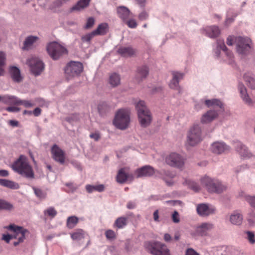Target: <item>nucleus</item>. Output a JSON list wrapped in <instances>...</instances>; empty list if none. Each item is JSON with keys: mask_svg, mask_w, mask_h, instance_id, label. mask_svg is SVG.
Here are the masks:
<instances>
[{"mask_svg": "<svg viewBox=\"0 0 255 255\" xmlns=\"http://www.w3.org/2000/svg\"><path fill=\"white\" fill-rule=\"evenodd\" d=\"M12 169L19 174L28 178H33L34 172L31 165L24 155H20L12 165Z\"/></svg>", "mask_w": 255, "mask_h": 255, "instance_id": "nucleus-1", "label": "nucleus"}, {"mask_svg": "<svg viewBox=\"0 0 255 255\" xmlns=\"http://www.w3.org/2000/svg\"><path fill=\"white\" fill-rule=\"evenodd\" d=\"M136 110L137 112L138 119L140 126L146 128L151 123L152 118L150 112L143 101H139L136 104Z\"/></svg>", "mask_w": 255, "mask_h": 255, "instance_id": "nucleus-2", "label": "nucleus"}, {"mask_svg": "<svg viewBox=\"0 0 255 255\" xmlns=\"http://www.w3.org/2000/svg\"><path fill=\"white\" fill-rule=\"evenodd\" d=\"M234 42L236 43L237 51L240 54H246L251 48V39L248 37L229 36L227 39V44L231 46Z\"/></svg>", "mask_w": 255, "mask_h": 255, "instance_id": "nucleus-3", "label": "nucleus"}, {"mask_svg": "<svg viewBox=\"0 0 255 255\" xmlns=\"http://www.w3.org/2000/svg\"><path fill=\"white\" fill-rule=\"evenodd\" d=\"M130 121L129 111L127 109H120L116 113L113 124L117 128L125 130L129 127Z\"/></svg>", "mask_w": 255, "mask_h": 255, "instance_id": "nucleus-4", "label": "nucleus"}, {"mask_svg": "<svg viewBox=\"0 0 255 255\" xmlns=\"http://www.w3.org/2000/svg\"><path fill=\"white\" fill-rule=\"evenodd\" d=\"M5 228L12 231L13 233L11 235L8 234L3 235L2 240L8 243L12 238L17 239V242H14L13 243V245L15 246H16L19 243L23 242L25 238V233L27 232L26 230L23 228L15 226L13 224L10 225L8 227H6Z\"/></svg>", "mask_w": 255, "mask_h": 255, "instance_id": "nucleus-5", "label": "nucleus"}, {"mask_svg": "<svg viewBox=\"0 0 255 255\" xmlns=\"http://www.w3.org/2000/svg\"><path fill=\"white\" fill-rule=\"evenodd\" d=\"M201 182L209 192L220 193L226 189V187L218 180L212 179L207 176L202 178Z\"/></svg>", "mask_w": 255, "mask_h": 255, "instance_id": "nucleus-6", "label": "nucleus"}, {"mask_svg": "<svg viewBox=\"0 0 255 255\" xmlns=\"http://www.w3.org/2000/svg\"><path fill=\"white\" fill-rule=\"evenodd\" d=\"M203 139L201 127L198 125H193L189 129L187 135V144L194 146L199 143Z\"/></svg>", "mask_w": 255, "mask_h": 255, "instance_id": "nucleus-7", "label": "nucleus"}, {"mask_svg": "<svg viewBox=\"0 0 255 255\" xmlns=\"http://www.w3.org/2000/svg\"><path fill=\"white\" fill-rule=\"evenodd\" d=\"M144 247L153 255H170L167 246L160 242H146Z\"/></svg>", "mask_w": 255, "mask_h": 255, "instance_id": "nucleus-8", "label": "nucleus"}, {"mask_svg": "<svg viewBox=\"0 0 255 255\" xmlns=\"http://www.w3.org/2000/svg\"><path fill=\"white\" fill-rule=\"evenodd\" d=\"M186 159L180 154L172 152L165 158V162L170 166L182 170L185 165Z\"/></svg>", "mask_w": 255, "mask_h": 255, "instance_id": "nucleus-9", "label": "nucleus"}, {"mask_svg": "<svg viewBox=\"0 0 255 255\" xmlns=\"http://www.w3.org/2000/svg\"><path fill=\"white\" fill-rule=\"evenodd\" d=\"M47 51L50 57L54 60L59 58L67 53L66 49L57 42L49 43L47 47Z\"/></svg>", "mask_w": 255, "mask_h": 255, "instance_id": "nucleus-10", "label": "nucleus"}, {"mask_svg": "<svg viewBox=\"0 0 255 255\" xmlns=\"http://www.w3.org/2000/svg\"><path fill=\"white\" fill-rule=\"evenodd\" d=\"M83 65L79 62L71 61L65 68V73L67 78H70L79 75L83 71Z\"/></svg>", "mask_w": 255, "mask_h": 255, "instance_id": "nucleus-11", "label": "nucleus"}, {"mask_svg": "<svg viewBox=\"0 0 255 255\" xmlns=\"http://www.w3.org/2000/svg\"><path fill=\"white\" fill-rule=\"evenodd\" d=\"M27 64L31 72L35 76L39 75L44 70V64L38 58H31L28 60Z\"/></svg>", "mask_w": 255, "mask_h": 255, "instance_id": "nucleus-12", "label": "nucleus"}, {"mask_svg": "<svg viewBox=\"0 0 255 255\" xmlns=\"http://www.w3.org/2000/svg\"><path fill=\"white\" fill-rule=\"evenodd\" d=\"M133 179L132 174L129 173V168L125 167L120 169L116 176V181L120 184H123L128 180L130 181Z\"/></svg>", "mask_w": 255, "mask_h": 255, "instance_id": "nucleus-13", "label": "nucleus"}, {"mask_svg": "<svg viewBox=\"0 0 255 255\" xmlns=\"http://www.w3.org/2000/svg\"><path fill=\"white\" fill-rule=\"evenodd\" d=\"M51 154L53 158L60 164H63L65 162V155L64 152L56 144H54L51 147Z\"/></svg>", "mask_w": 255, "mask_h": 255, "instance_id": "nucleus-14", "label": "nucleus"}, {"mask_svg": "<svg viewBox=\"0 0 255 255\" xmlns=\"http://www.w3.org/2000/svg\"><path fill=\"white\" fill-rule=\"evenodd\" d=\"M214 228V225L209 223H203L197 226L195 229V234L199 236H206Z\"/></svg>", "mask_w": 255, "mask_h": 255, "instance_id": "nucleus-15", "label": "nucleus"}, {"mask_svg": "<svg viewBox=\"0 0 255 255\" xmlns=\"http://www.w3.org/2000/svg\"><path fill=\"white\" fill-rule=\"evenodd\" d=\"M154 169L149 165H145L137 169L135 171V175L137 178L151 176L154 174Z\"/></svg>", "mask_w": 255, "mask_h": 255, "instance_id": "nucleus-16", "label": "nucleus"}, {"mask_svg": "<svg viewBox=\"0 0 255 255\" xmlns=\"http://www.w3.org/2000/svg\"><path fill=\"white\" fill-rule=\"evenodd\" d=\"M172 79L170 81L169 86L172 89L179 90V82L183 78L184 74L178 72L173 71L172 72Z\"/></svg>", "mask_w": 255, "mask_h": 255, "instance_id": "nucleus-17", "label": "nucleus"}, {"mask_svg": "<svg viewBox=\"0 0 255 255\" xmlns=\"http://www.w3.org/2000/svg\"><path fill=\"white\" fill-rule=\"evenodd\" d=\"M211 149L213 153L220 154L228 151L230 148L224 142H215L212 144Z\"/></svg>", "mask_w": 255, "mask_h": 255, "instance_id": "nucleus-18", "label": "nucleus"}, {"mask_svg": "<svg viewBox=\"0 0 255 255\" xmlns=\"http://www.w3.org/2000/svg\"><path fill=\"white\" fill-rule=\"evenodd\" d=\"M234 146L242 157L249 158L253 156L252 153L249 151L247 147L241 142L239 141L235 142Z\"/></svg>", "mask_w": 255, "mask_h": 255, "instance_id": "nucleus-19", "label": "nucleus"}, {"mask_svg": "<svg viewBox=\"0 0 255 255\" xmlns=\"http://www.w3.org/2000/svg\"><path fill=\"white\" fill-rule=\"evenodd\" d=\"M197 212L202 217L208 216L214 212V209L210 208L206 204H200L197 206Z\"/></svg>", "mask_w": 255, "mask_h": 255, "instance_id": "nucleus-20", "label": "nucleus"}, {"mask_svg": "<svg viewBox=\"0 0 255 255\" xmlns=\"http://www.w3.org/2000/svg\"><path fill=\"white\" fill-rule=\"evenodd\" d=\"M218 116V113L214 110H210L203 115L201 121L202 123L206 124L211 122Z\"/></svg>", "mask_w": 255, "mask_h": 255, "instance_id": "nucleus-21", "label": "nucleus"}, {"mask_svg": "<svg viewBox=\"0 0 255 255\" xmlns=\"http://www.w3.org/2000/svg\"><path fill=\"white\" fill-rule=\"evenodd\" d=\"M204 31L206 35L210 38H215L220 34V30L217 26H210L206 27Z\"/></svg>", "mask_w": 255, "mask_h": 255, "instance_id": "nucleus-22", "label": "nucleus"}, {"mask_svg": "<svg viewBox=\"0 0 255 255\" xmlns=\"http://www.w3.org/2000/svg\"><path fill=\"white\" fill-rule=\"evenodd\" d=\"M118 51L124 57H130L136 53V50L131 47H121L119 48Z\"/></svg>", "mask_w": 255, "mask_h": 255, "instance_id": "nucleus-23", "label": "nucleus"}, {"mask_svg": "<svg viewBox=\"0 0 255 255\" xmlns=\"http://www.w3.org/2000/svg\"><path fill=\"white\" fill-rule=\"evenodd\" d=\"M149 69L146 66H140L137 69L136 78L139 80H142L147 77Z\"/></svg>", "mask_w": 255, "mask_h": 255, "instance_id": "nucleus-24", "label": "nucleus"}, {"mask_svg": "<svg viewBox=\"0 0 255 255\" xmlns=\"http://www.w3.org/2000/svg\"><path fill=\"white\" fill-rule=\"evenodd\" d=\"M0 185L11 189H18L19 188L18 183L5 179H0Z\"/></svg>", "mask_w": 255, "mask_h": 255, "instance_id": "nucleus-25", "label": "nucleus"}, {"mask_svg": "<svg viewBox=\"0 0 255 255\" xmlns=\"http://www.w3.org/2000/svg\"><path fill=\"white\" fill-rule=\"evenodd\" d=\"M244 79L246 84L251 89H255V75L251 73H246L244 76Z\"/></svg>", "mask_w": 255, "mask_h": 255, "instance_id": "nucleus-26", "label": "nucleus"}, {"mask_svg": "<svg viewBox=\"0 0 255 255\" xmlns=\"http://www.w3.org/2000/svg\"><path fill=\"white\" fill-rule=\"evenodd\" d=\"M9 72L10 73L12 80L16 82H19L22 80L20 75V71L18 68L15 66H11L9 68Z\"/></svg>", "mask_w": 255, "mask_h": 255, "instance_id": "nucleus-27", "label": "nucleus"}, {"mask_svg": "<svg viewBox=\"0 0 255 255\" xmlns=\"http://www.w3.org/2000/svg\"><path fill=\"white\" fill-rule=\"evenodd\" d=\"M239 89L241 94V96L243 101L247 104L251 105L252 103L251 99L249 97L247 92L246 87L242 84L239 85Z\"/></svg>", "mask_w": 255, "mask_h": 255, "instance_id": "nucleus-28", "label": "nucleus"}, {"mask_svg": "<svg viewBox=\"0 0 255 255\" xmlns=\"http://www.w3.org/2000/svg\"><path fill=\"white\" fill-rule=\"evenodd\" d=\"M17 98L8 95L0 96V101L7 105H16L17 104Z\"/></svg>", "mask_w": 255, "mask_h": 255, "instance_id": "nucleus-29", "label": "nucleus"}, {"mask_svg": "<svg viewBox=\"0 0 255 255\" xmlns=\"http://www.w3.org/2000/svg\"><path fill=\"white\" fill-rule=\"evenodd\" d=\"M118 16L124 21L127 20L130 15L129 10L125 6H120L117 8Z\"/></svg>", "mask_w": 255, "mask_h": 255, "instance_id": "nucleus-30", "label": "nucleus"}, {"mask_svg": "<svg viewBox=\"0 0 255 255\" xmlns=\"http://www.w3.org/2000/svg\"><path fill=\"white\" fill-rule=\"evenodd\" d=\"M230 221L232 224L240 225L242 223L243 216L239 213L235 212L230 216Z\"/></svg>", "mask_w": 255, "mask_h": 255, "instance_id": "nucleus-31", "label": "nucleus"}, {"mask_svg": "<svg viewBox=\"0 0 255 255\" xmlns=\"http://www.w3.org/2000/svg\"><path fill=\"white\" fill-rule=\"evenodd\" d=\"M108 30V25L106 23H102L100 24L97 29L93 32L95 35H103L107 33Z\"/></svg>", "mask_w": 255, "mask_h": 255, "instance_id": "nucleus-32", "label": "nucleus"}, {"mask_svg": "<svg viewBox=\"0 0 255 255\" xmlns=\"http://www.w3.org/2000/svg\"><path fill=\"white\" fill-rule=\"evenodd\" d=\"M120 81V76L118 74L113 73L110 75L109 83L113 87H115L119 85Z\"/></svg>", "mask_w": 255, "mask_h": 255, "instance_id": "nucleus-33", "label": "nucleus"}, {"mask_svg": "<svg viewBox=\"0 0 255 255\" xmlns=\"http://www.w3.org/2000/svg\"><path fill=\"white\" fill-rule=\"evenodd\" d=\"M128 219L125 217L118 218L114 224V227L118 229H122L128 224Z\"/></svg>", "mask_w": 255, "mask_h": 255, "instance_id": "nucleus-34", "label": "nucleus"}, {"mask_svg": "<svg viewBox=\"0 0 255 255\" xmlns=\"http://www.w3.org/2000/svg\"><path fill=\"white\" fill-rule=\"evenodd\" d=\"M91 0H79V1L71 8V10H81L87 7Z\"/></svg>", "mask_w": 255, "mask_h": 255, "instance_id": "nucleus-35", "label": "nucleus"}, {"mask_svg": "<svg viewBox=\"0 0 255 255\" xmlns=\"http://www.w3.org/2000/svg\"><path fill=\"white\" fill-rule=\"evenodd\" d=\"M175 176V173L171 171H165L164 172L163 180L165 181L167 185L171 186L173 185L172 178Z\"/></svg>", "mask_w": 255, "mask_h": 255, "instance_id": "nucleus-36", "label": "nucleus"}, {"mask_svg": "<svg viewBox=\"0 0 255 255\" xmlns=\"http://www.w3.org/2000/svg\"><path fill=\"white\" fill-rule=\"evenodd\" d=\"M38 39V37L36 36H30L27 37L24 42V45L23 49L24 50L29 49L33 44Z\"/></svg>", "mask_w": 255, "mask_h": 255, "instance_id": "nucleus-37", "label": "nucleus"}, {"mask_svg": "<svg viewBox=\"0 0 255 255\" xmlns=\"http://www.w3.org/2000/svg\"><path fill=\"white\" fill-rule=\"evenodd\" d=\"M86 191L91 193L94 191H96L99 192H103L105 190V186L103 184L91 185L88 184L86 186Z\"/></svg>", "mask_w": 255, "mask_h": 255, "instance_id": "nucleus-38", "label": "nucleus"}, {"mask_svg": "<svg viewBox=\"0 0 255 255\" xmlns=\"http://www.w3.org/2000/svg\"><path fill=\"white\" fill-rule=\"evenodd\" d=\"M85 232L82 229H77L70 234L71 237L73 240H80L84 238Z\"/></svg>", "mask_w": 255, "mask_h": 255, "instance_id": "nucleus-39", "label": "nucleus"}, {"mask_svg": "<svg viewBox=\"0 0 255 255\" xmlns=\"http://www.w3.org/2000/svg\"><path fill=\"white\" fill-rule=\"evenodd\" d=\"M217 48L224 51L230 58L232 57V53L231 52L227 51V48L224 43L223 40H217Z\"/></svg>", "mask_w": 255, "mask_h": 255, "instance_id": "nucleus-40", "label": "nucleus"}, {"mask_svg": "<svg viewBox=\"0 0 255 255\" xmlns=\"http://www.w3.org/2000/svg\"><path fill=\"white\" fill-rule=\"evenodd\" d=\"M78 218L76 216H71L67 220V227L69 229H73L78 223Z\"/></svg>", "mask_w": 255, "mask_h": 255, "instance_id": "nucleus-41", "label": "nucleus"}, {"mask_svg": "<svg viewBox=\"0 0 255 255\" xmlns=\"http://www.w3.org/2000/svg\"><path fill=\"white\" fill-rule=\"evenodd\" d=\"M5 54L3 52H0V76L4 74V66L5 65Z\"/></svg>", "mask_w": 255, "mask_h": 255, "instance_id": "nucleus-42", "label": "nucleus"}, {"mask_svg": "<svg viewBox=\"0 0 255 255\" xmlns=\"http://www.w3.org/2000/svg\"><path fill=\"white\" fill-rule=\"evenodd\" d=\"M205 104L208 107L212 106H217L220 108H222L223 107L222 103L220 100L217 99L206 100L205 101Z\"/></svg>", "mask_w": 255, "mask_h": 255, "instance_id": "nucleus-43", "label": "nucleus"}, {"mask_svg": "<svg viewBox=\"0 0 255 255\" xmlns=\"http://www.w3.org/2000/svg\"><path fill=\"white\" fill-rule=\"evenodd\" d=\"M32 189L37 197L40 199H44L46 198L47 194L45 191H43L41 189L37 188L35 187H33Z\"/></svg>", "mask_w": 255, "mask_h": 255, "instance_id": "nucleus-44", "label": "nucleus"}, {"mask_svg": "<svg viewBox=\"0 0 255 255\" xmlns=\"http://www.w3.org/2000/svg\"><path fill=\"white\" fill-rule=\"evenodd\" d=\"M186 183L188 186L189 188L195 192H198L200 189L199 185L193 181L188 180L186 181Z\"/></svg>", "mask_w": 255, "mask_h": 255, "instance_id": "nucleus-45", "label": "nucleus"}, {"mask_svg": "<svg viewBox=\"0 0 255 255\" xmlns=\"http://www.w3.org/2000/svg\"><path fill=\"white\" fill-rule=\"evenodd\" d=\"M13 209V205L9 203L0 200V210L10 211Z\"/></svg>", "mask_w": 255, "mask_h": 255, "instance_id": "nucleus-46", "label": "nucleus"}, {"mask_svg": "<svg viewBox=\"0 0 255 255\" xmlns=\"http://www.w3.org/2000/svg\"><path fill=\"white\" fill-rule=\"evenodd\" d=\"M16 105H22L25 108H30L33 107L34 104L30 101L28 100H21L17 98Z\"/></svg>", "mask_w": 255, "mask_h": 255, "instance_id": "nucleus-47", "label": "nucleus"}, {"mask_svg": "<svg viewBox=\"0 0 255 255\" xmlns=\"http://www.w3.org/2000/svg\"><path fill=\"white\" fill-rule=\"evenodd\" d=\"M95 20L94 18L92 17H89L87 19L85 25L84 26V28L85 29H89L91 28L94 25Z\"/></svg>", "mask_w": 255, "mask_h": 255, "instance_id": "nucleus-48", "label": "nucleus"}, {"mask_svg": "<svg viewBox=\"0 0 255 255\" xmlns=\"http://www.w3.org/2000/svg\"><path fill=\"white\" fill-rule=\"evenodd\" d=\"M94 32L92 31L90 33L82 36L81 40L83 42H90L91 40L95 36Z\"/></svg>", "mask_w": 255, "mask_h": 255, "instance_id": "nucleus-49", "label": "nucleus"}, {"mask_svg": "<svg viewBox=\"0 0 255 255\" xmlns=\"http://www.w3.org/2000/svg\"><path fill=\"white\" fill-rule=\"evenodd\" d=\"M44 214L53 218L57 215V212L53 207H50L44 211Z\"/></svg>", "mask_w": 255, "mask_h": 255, "instance_id": "nucleus-50", "label": "nucleus"}, {"mask_svg": "<svg viewBox=\"0 0 255 255\" xmlns=\"http://www.w3.org/2000/svg\"><path fill=\"white\" fill-rule=\"evenodd\" d=\"M125 21H126V24L129 28H135L136 27L137 25V23L136 20L134 19H129L128 20V19Z\"/></svg>", "mask_w": 255, "mask_h": 255, "instance_id": "nucleus-51", "label": "nucleus"}, {"mask_svg": "<svg viewBox=\"0 0 255 255\" xmlns=\"http://www.w3.org/2000/svg\"><path fill=\"white\" fill-rule=\"evenodd\" d=\"M105 236L108 239H113L116 238L115 232L112 230H108L105 232Z\"/></svg>", "mask_w": 255, "mask_h": 255, "instance_id": "nucleus-52", "label": "nucleus"}, {"mask_svg": "<svg viewBox=\"0 0 255 255\" xmlns=\"http://www.w3.org/2000/svg\"><path fill=\"white\" fill-rule=\"evenodd\" d=\"M247 235V239L251 244L255 243V239L254 234L250 231H248L246 233Z\"/></svg>", "mask_w": 255, "mask_h": 255, "instance_id": "nucleus-53", "label": "nucleus"}, {"mask_svg": "<svg viewBox=\"0 0 255 255\" xmlns=\"http://www.w3.org/2000/svg\"><path fill=\"white\" fill-rule=\"evenodd\" d=\"M248 221L251 225L255 224V215L254 213H251L248 218Z\"/></svg>", "mask_w": 255, "mask_h": 255, "instance_id": "nucleus-54", "label": "nucleus"}, {"mask_svg": "<svg viewBox=\"0 0 255 255\" xmlns=\"http://www.w3.org/2000/svg\"><path fill=\"white\" fill-rule=\"evenodd\" d=\"M148 17V14L145 11H143L140 13L138 16V18L140 20H146L147 19Z\"/></svg>", "mask_w": 255, "mask_h": 255, "instance_id": "nucleus-55", "label": "nucleus"}, {"mask_svg": "<svg viewBox=\"0 0 255 255\" xmlns=\"http://www.w3.org/2000/svg\"><path fill=\"white\" fill-rule=\"evenodd\" d=\"M172 218L173 222L175 223H179L180 221L179 215L177 211H174L172 214Z\"/></svg>", "mask_w": 255, "mask_h": 255, "instance_id": "nucleus-56", "label": "nucleus"}, {"mask_svg": "<svg viewBox=\"0 0 255 255\" xmlns=\"http://www.w3.org/2000/svg\"><path fill=\"white\" fill-rule=\"evenodd\" d=\"M247 200L252 207L255 208V197L249 196L247 197Z\"/></svg>", "mask_w": 255, "mask_h": 255, "instance_id": "nucleus-57", "label": "nucleus"}, {"mask_svg": "<svg viewBox=\"0 0 255 255\" xmlns=\"http://www.w3.org/2000/svg\"><path fill=\"white\" fill-rule=\"evenodd\" d=\"M90 137L91 138L94 139L95 140H96V141H98L100 139V136L99 133V132H97L90 134Z\"/></svg>", "mask_w": 255, "mask_h": 255, "instance_id": "nucleus-58", "label": "nucleus"}, {"mask_svg": "<svg viewBox=\"0 0 255 255\" xmlns=\"http://www.w3.org/2000/svg\"><path fill=\"white\" fill-rule=\"evenodd\" d=\"M6 110L9 112H17L19 109L15 107H8L6 108Z\"/></svg>", "mask_w": 255, "mask_h": 255, "instance_id": "nucleus-59", "label": "nucleus"}, {"mask_svg": "<svg viewBox=\"0 0 255 255\" xmlns=\"http://www.w3.org/2000/svg\"><path fill=\"white\" fill-rule=\"evenodd\" d=\"M186 255H199L192 249H189L187 250Z\"/></svg>", "mask_w": 255, "mask_h": 255, "instance_id": "nucleus-60", "label": "nucleus"}, {"mask_svg": "<svg viewBox=\"0 0 255 255\" xmlns=\"http://www.w3.org/2000/svg\"><path fill=\"white\" fill-rule=\"evenodd\" d=\"M41 110L40 108H36L33 110V112H32V113L35 116L38 117V116H39L41 114Z\"/></svg>", "mask_w": 255, "mask_h": 255, "instance_id": "nucleus-61", "label": "nucleus"}, {"mask_svg": "<svg viewBox=\"0 0 255 255\" xmlns=\"http://www.w3.org/2000/svg\"><path fill=\"white\" fill-rule=\"evenodd\" d=\"M9 175V172L6 170H0V176L7 177Z\"/></svg>", "mask_w": 255, "mask_h": 255, "instance_id": "nucleus-62", "label": "nucleus"}, {"mask_svg": "<svg viewBox=\"0 0 255 255\" xmlns=\"http://www.w3.org/2000/svg\"><path fill=\"white\" fill-rule=\"evenodd\" d=\"M153 216L154 220L155 222L159 221V212H158V210H156V211H154V212L153 213Z\"/></svg>", "mask_w": 255, "mask_h": 255, "instance_id": "nucleus-63", "label": "nucleus"}, {"mask_svg": "<svg viewBox=\"0 0 255 255\" xmlns=\"http://www.w3.org/2000/svg\"><path fill=\"white\" fill-rule=\"evenodd\" d=\"M136 206L135 203L132 202H129L128 203L127 207L129 209H134Z\"/></svg>", "mask_w": 255, "mask_h": 255, "instance_id": "nucleus-64", "label": "nucleus"}]
</instances>
